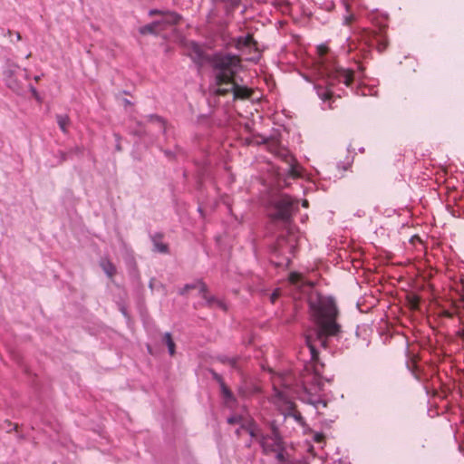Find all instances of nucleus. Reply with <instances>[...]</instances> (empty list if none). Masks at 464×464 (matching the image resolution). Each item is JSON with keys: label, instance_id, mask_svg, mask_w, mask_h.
<instances>
[{"label": "nucleus", "instance_id": "20e7f679", "mask_svg": "<svg viewBox=\"0 0 464 464\" xmlns=\"http://www.w3.org/2000/svg\"><path fill=\"white\" fill-rule=\"evenodd\" d=\"M298 209V201L293 199L288 195H280L272 199L268 208V215L274 221H280L287 226V239L282 237L278 240V247L284 248L285 241L286 242V250L294 253L298 243V237L295 233V228L291 227V218L293 213Z\"/></svg>", "mask_w": 464, "mask_h": 464}, {"label": "nucleus", "instance_id": "f257e3e1", "mask_svg": "<svg viewBox=\"0 0 464 464\" xmlns=\"http://www.w3.org/2000/svg\"><path fill=\"white\" fill-rule=\"evenodd\" d=\"M187 54L198 67L208 63L213 68L214 82L213 92L217 95L232 93L233 99H246L251 91L239 84L237 74L241 70V60L238 55L229 53H217L208 55L203 47L194 41L186 44Z\"/></svg>", "mask_w": 464, "mask_h": 464}, {"label": "nucleus", "instance_id": "4468645a", "mask_svg": "<svg viewBox=\"0 0 464 464\" xmlns=\"http://www.w3.org/2000/svg\"><path fill=\"white\" fill-rule=\"evenodd\" d=\"M255 44V41L251 34L238 36L234 40V46L237 50L251 48Z\"/></svg>", "mask_w": 464, "mask_h": 464}, {"label": "nucleus", "instance_id": "aec40b11", "mask_svg": "<svg viewBox=\"0 0 464 464\" xmlns=\"http://www.w3.org/2000/svg\"><path fill=\"white\" fill-rule=\"evenodd\" d=\"M285 417H292L296 422H298L299 424H303V417H302L301 413L299 411H295L293 408L292 404L290 405L288 411L285 414Z\"/></svg>", "mask_w": 464, "mask_h": 464}, {"label": "nucleus", "instance_id": "f03ea898", "mask_svg": "<svg viewBox=\"0 0 464 464\" xmlns=\"http://www.w3.org/2000/svg\"><path fill=\"white\" fill-rule=\"evenodd\" d=\"M318 73L320 75L322 83L314 85L318 97L326 102L330 100L332 96L335 94L333 89L336 84H343L346 87L353 85L354 82H358V87L360 88L361 94L374 95L375 91L372 88L367 86H362L361 79L362 72H354L352 70H346L339 67L332 61V57L327 54V48L325 46H318Z\"/></svg>", "mask_w": 464, "mask_h": 464}, {"label": "nucleus", "instance_id": "4be33fe9", "mask_svg": "<svg viewBox=\"0 0 464 464\" xmlns=\"http://www.w3.org/2000/svg\"><path fill=\"white\" fill-rule=\"evenodd\" d=\"M149 120L151 121H156L159 123L160 127L162 129V131L165 132V121L162 118L157 115H149Z\"/></svg>", "mask_w": 464, "mask_h": 464}, {"label": "nucleus", "instance_id": "0eeeda50", "mask_svg": "<svg viewBox=\"0 0 464 464\" xmlns=\"http://www.w3.org/2000/svg\"><path fill=\"white\" fill-rule=\"evenodd\" d=\"M5 81L8 88L17 94L24 92V82L27 80L28 72L26 69L21 68L14 63H8L4 71Z\"/></svg>", "mask_w": 464, "mask_h": 464}, {"label": "nucleus", "instance_id": "2eb2a0df", "mask_svg": "<svg viewBox=\"0 0 464 464\" xmlns=\"http://www.w3.org/2000/svg\"><path fill=\"white\" fill-rule=\"evenodd\" d=\"M139 32L140 34H153L157 35L159 34L161 30L160 28V23L159 22H152L150 24H145L141 27H140Z\"/></svg>", "mask_w": 464, "mask_h": 464}, {"label": "nucleus", "instance_id": "9b49d317", "mask_svg": "<svg viewBox=\"0 0 464 464\" xmlns=\"http://www.w3.org/2000/svg\"><path fill=\"white\" fill-rule=\"evenodd\" d=\"M302 400L304 402L314 406V408L317 410L321 405L322 407H326V401L324 400H322L317 394L309 392L306 388H304V393L302 397Z\"/></svg>", "mask_w": 464, "mask_h": 464}, {"label": "nucleus", "instance_id": "ddd939ff", "mask_svg": "<svg viewBox=\"0 0 464 464\" xmlns=\"http://www.w3.org/2000/svg\"><path fill=\"white\" fill-rule=\"evenodd\" d=\"M151 242L153 245L152 250L160 254H167L169 252V246L162 240L163 236L160 233H156L150 236Z\"/></svg>", "mask_w": 464, "mask_h": 464}, {"label": "nucleus", "instance_id": "dca6fc26", "mask_svg": "<svg viewBox=\"0 0 464 464\" xmlns=\"http://www.w3.org/2000/svg\"><path fill=\"white\" fill-rule=\"evenodd\" d=\"M103 272L111 278L116 273L115 266L108 259H102L100 263Z\"/></svg>", "mask_w": 464, "mask_h": 464}, {"label": "nucleus", "instance_id": "a878e982", "mask_svg": "<svg viewBox=\"0 0 464 464\" xmlns=\"http://www.w3.org/2000/svg\"><path fill=\"white\" fill-rule=\"evenodd\" d=\"M31 92V97H34L37 102H41V97L39 93L36 92V90L33 87L30 89Z\"/></svg>", "mask_w": 464, "mask_h": 464}, {"label": "nucleus", "instance_id": "f8f14e48", "mask_svg": "<svg viewBox=\"0 0 464 464\" xmlns=\"http://www.w3.org/2000/svg\"><path fill=\"white\" fill-rule=\"evenodd\" d=\"M227 421L231 425H239V428L237 429L236 430L237 436L240 435L241 430H245L246 431H247V428L256 427V425L254 424H248L247 421L241 415L238 414L229 416Z\"/></svg>", "mask_w": 464, "mask_h": 464}, {"label": "nucleus", "instance_id": "6e6552de", "mask_svg": "<svg viewBox=\"0 0 464 464\" xmlns=\"http://www.w3.org/2000/svg\"><path fill=\"white\" fill-rule=\"evenodd\" d=\"M386 24H380L372 29H365L362 33V39L368 46H375L382 53L387 47V40L384 35Z\"/></svg>", "mask_w": 464, "mask_h": 464}, {"label": "nucleus", "instance_id": "412c9836", "mask_svg": "<svg viewBox=\"0 0 464 464\" xmlns=\"http://www.w3.org/2000/svg\"><path fill=\"white\" fill-rule=\"evenodd\" d=\"M238 360L239 359L237 357H227V356L221 357V359H220V361L222 362L229 364L236 371H239Z\"/></svg>", "mask_w": 464, "mask_h": 464}, {"label": "nucleus", "instance_id": "393cba45", "mask_svg": "<svg viewBox=\"0 0 464 464\" xmlns=\"http://www.w3.org/2000/svg\"><path fill=\"white\" fill-rule=\"evenodd\" d=\"M306 343H307L308 348L310 350V353H311L312 359L315 360L317 358V356H318V352L316 351L314 345H313L310 343V340L308 338H306Z\"/></svg>", "mask_w": 464, "mask_h": 464}, {"label": "nucleus", "instance_id": "c756f323", "mask_svg": "<svg viewBox=\"0 0 464 464\" xmlns=\"http://www.w3.org/2000/svg\"><path fill=\"white\" fill-rule=\"evenodd\" d=\"M302 206L304 208H307L308 207V201L306 199H304L303 202H302Z\"/></svg>", "mask_w": 464, "mask_h": 464}, {"label": "nucleus", "instance_id": "9d476101", "mask_svg": "<svg viewBox=\"0 0 464 464\" xmlns=\"http://www.w3.org/2000/svg\"><path fill=\"white\" fill-rule=\"evenodd\" d=\"M156 14H160L161 18L159 20H156V22L160 23V28L162 31L168 29L169 27L177 24L179 20L181 19V16L175 13V12H169V11H161L159 9H150L149 11L150 16H154Z\"/></svg>", "mask_w": 464, "mask_h": 464}, {"label": "nucleus", "instance_id": "2f4dec72", "mask_svg": "<svg viewBox=\"0 0 464 464\" xmlns=\"http://www.w3.org/2000/svg\"><path fill=\"white\" fill-rule=\"evenodd\" d=\"M333 464H342V462H341V460H340V459H338V460L334 461V463H333Z\"/></svg>", "mask_w": 464, "mask_h": 464}, {"label": "nucleus", "instance_id": "1a4fd4ad", "mask_svg": "<svg viewBox=\"0 0 464 464\" xmlns=\"http://www.w3.org/2000/svg\"><path fill=\"white\" fill-rule=\"evenodd\" d=\"M198 288L202 298L206 301L209 307H218L223 311H227V306L226 303L215 296H211L208 294V287L204 282L198 280L192 284L185 285L180 290V295H186L189 290Z\"/></svg>", "mask_w": 464, "mask_h": 464}, {"label": "nucleus", "instance_id": "7ed1b4c3", "mask_svg": "<svg viewBox=\"0 0 464 464\" xmlns=\"http://www.w3.org/2000/svg\"><path fill=\"white\" fill-rule=\"evenodd\" d=\"M310 308L317 326V340L326 348L329 338L338 337L341 326L336 323L337 307L331 296L318 295L315 301L310 302Z\"/></svg>", "mask_w": 464, "mask_h": 464}, {"label": "nucleus", "instance_id": "cd10ccee", "mask_svg": "<svg viewBox=\"0 0 464 464\" xmlns=\"http://www.w3.org/2000/svg\"><path fill=\"white\" fill-rule=\"evenodd\" d=\"M279 295H280V292H279V290H275V291L271 294V295H270V301H271L272 303H275V302H276V300L279 297Z\"/></svg>", "mask_w": 464, "mask_h": 464}, {"label": "nucleus", "instance_id": "423d86ee", "mask_svg": "<svg viewBox=\"0 0 464 464\" xmlns=\"http://www.w3.org/2000/svg\"><path fill=\"white\" fill-rule=\"evenodd\" d=\"M247 432L251 438L256 440L265 454L273 453L284 446V441L279 434L276 423L273 421L269 425V432L265 433L257 426L247 428Z\"/></svg>", "mask_w": 464, "mask_h": 464}, {"label": "nucleus", "instance_id": "c85d7f7f", "mask_svg": "<svg viewBox=\"0 0 464 464\" xmlns=\"http://www.w3.org/2000/svg\"><path fill=\"white\" fill-rule=\"evenodd\" d=\"M214 378L221 384V382H223L221 377L217 374V373H214Z\"/></svg>", "mask_w": 464, "mask_h": 464}, {"label": "nucleus", "instance_id": "5701e85b", "mask_svg": "<svg viewBox=\"0 0 464 464\" xmlns=\"http://www.w3.org/2000/svg\"><path fill=\"white\" fill-rule=\"evenodd\" d=\"M285 445H284V446L280 447V449L278 450H275L273 453L276 454V459L278 461L284 462L285 460Z\"/></svg>", "mask_w": 464, "mask_h": 464}, {"label": "nucleus", "instance_id": "473e14b6", "mask_svg": "<svg viewBox=\"0 0 464 464\" xmlns=\"http://www.w3.org/2000/svg\"><path fill=\"white\" fill-rule=\"evenodd\" d=\"M349 165H350V162H348L346 166H343V169L344 170H345V169H347Z\"/></svg>", "mask_w": 464, "mask_h": 464}, {"label": "nucleus", "instance_id": "f3484780", "mask_svg": "<svg viewBox=\"0 0 464 464\" xmlns=\"http://www.w3.org/2000/svg\"><path fill=\"white\" fill-rule=\"evenodd\" d=\"M221 392H222V396L225 400V403L227 405V406H231V404L233 402H235L236 399L233 395V393L230 392V390L225 385L224 382H221Z\"/></svg>", "mask_w": 464, "mask_h": 464}, {"label": "nucleus", "instance_id": "a211bd4d", "mask_svg": "<svg viewBox=\"0 0 464 464\" xmlns=\"http://www.w3.org/2000/svg\"><path fill=\"white\" fill-rule=\"evenodd\" d=\"M56 121L60 128V130L63 132H67V128L70 124L69 117L65 114H58L56 115Z\"/></svg>", "mask_w": 464, "mask_h": 464}, {"label": "nucleus", "instance_id": "b1692460", "mask_svg": "<svg viewBox=\"0 0 464 464\" xmlns=\"http://www.w3.org/2000/svg\"><path fill=\"white\" fill-rule=\"evenodd\" d=\"M301 280H302V277L297 273H291L290 276H289L290 283L295 285H298Z\"/></svg>", "mask_w": 464, "mask_h": 464}, {"label": "nucleus", "instance_id": "7c9ffc66", "mask_svg": "<svg viewBox=\"0 0 464 464\" xmlns=\"http://www.w3.org/2000/svg\"><path fill=\"white\" fill-rule=\"evenodd\" d=\"M322 437H323L322 435L316 434L314 439L316 441H321Z\"/></svg>", "mask_w": 464, "mask_h": 464}, {"label": "nucleus", "instance_id": "6ab92c4d", "mask_svg": "<svg viewBox=\"0 0 464 464\" xmlns=\"http://www.w3.org/2000/svg\"><path fill=\"white\" fill-rule=\"evenodd\" d=\"M162 342L167 345L169 353L172 356L175 354V343L169 333H165L162 338Z\"/></svg>", "mask_w": 464, "mask_h": 464}, {"label": "nucleus", "instance_id": "bb28decb", "mask_svg": "<svg viewBox=\"0 0 464 464\" xmlns=\"http://www.w3.org/2000/svg\"><path fill=\"white\" fill-rule=\"evenodd\" d=\"M7 34H8L9 37L11 38V42H14L13 36H15L16 41H19L21 39V34L18 32L13 33L12 31L9 30L7 32Z\"/></svg>", "mask_w": 464, "mask_h": 464}, {"label": "nucleus", "instance_id": "39448f33", "mask_svg": "<svg viewBox=\"0 0 464 464\" xmlns=\"http://www.w3.org/2000/svg\"><path fill=\"white\" fill-rule=\"evenodd\" d=\"M257 144H264L266 149L278 158H281L286 164V171L292 178L301 177V168L290 154L289 150L283 147L280 141L275 137L259 136L256 141Z\"/></svg>", "mask_w": 464, "mask_h": 464}]
</instances>
